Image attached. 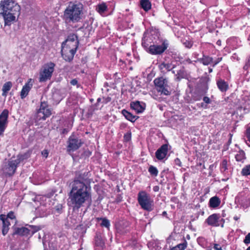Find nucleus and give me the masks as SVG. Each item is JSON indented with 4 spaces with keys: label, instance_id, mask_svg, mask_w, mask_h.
Here are the masks:
<instances>
[{
    "label": "nucleus",
    "instance_id": "nucleus-27",
    "mask_svg": "<svg viewBox=\"0 0 250 250\" xmlns=\"http://www.w3.org/2000/svg\"><path fill=\"white\" fill-rule=\"evenodd\" d=\"M198 61L205 65H208L213 62V59L208 56L203 55L202 58L198 59Z\"/></svg>",
    "mask_w": 250,
    "mask_h": 250
},
{
    "label": "nucleus",
    "instance_id": "nucleus-15",
    "mask_svg": "<svg viewBox=\"0 0 250 250\" xmlns=\"http://www.w3.org/2000/svg\"><path fill=\"white\" fill-rule=\"evenodd\" d=\"M90 173L89 171L79 172L77 173L72 185H75L76 183L86 185L90 183Z\"/></svg>",
    "mask_w": 250,
    "mask_h": 250
},
{
    "label": "nucleus",
    "instance_id": "nucleus-3",
    "mask_svg": "<svg viewBox=\"0 0 250 250\" xmlns=\"http://www.w3.org/2000/svg\"><path fill=\"white\" fill-rule=\"evenodd\" d=\"M138 202L141 208L147 211L153 209V200L145 191H140L138 194Z\"/></svg>",
    "mask_w": 250,
    "mask_h": 250
},
{
    "label": "nucleus",
    "instance_id": "nucleus-59",
    "mask_svg": "<svg viewBox=\"0 0 250 250\" xmlns=\"http://www.w3.org/2000/svg\"><path fill=\"white\" fill-rule=\"evenodd\" d=\"M213 165H210V166H209V168L211 170H212V169H213Z\"/></svg>",
    "mask_w": 250,
    "mask_h": 250
},
{
    "label": "nucleus",
    "instance_id": "nucleus-47",
    "mask_svg": "<svg viewBox=\"0 0 250 250\" xmlns=\"http://www.w3.org/2000/svg\"><path fill=\"white\" fill-rule=\"evenodd\" d=\"M42 154L43 156L46 158L48 155V150L47 149H44L43 151H42Z\"/></svg>",
    "mask_w": 250,
    "mask_h": 250
},
{
    "label": "nucleus",
    "instance_id": "nucleus-25",
    "mask_svg": "<svg viewBox=\"0 0 250 250\" xmlns=\"http://www.w3.org/2000/svg\"><path fill=\"white\" fill-rule=\"evenodd\" d=\"M221 200L216 196L211 197L209 201V206L211 208H216L220 205Z\"/></svg>",
    "mask_w": 250,
    "mask_h": 250
},
{
    "label": "nucleus",
    "instance_id": "nucleus-55",
    "mask_svg": "<svg viewBox=\"0 0 250 250\" xmlns=\"http://www.w3.org/2000/svg\"><path fill=\"white\" fill-rule=\"evenodd\" d=\"M153 190L155 192H157L159 190V187L158 186H154L153 188Z\"/></svg>",
    "mask_w": 250,
    "mask_h": 250
},
{
    "label": "nucleus",
    "instance_id": "nucleus-28",
    "mask_svg": "<svg viewBox=\"0 0 250 250\" xmlns=\"http://www.w3.org/2000/svg\"><path fill=\"white\" fill-rule=\"evenodd\" d=\"M12 86V83L11 82H6L3 85L2 91V96L6 97L8 92L10 90Z\"/></svg>",
    "mask_w": 250,
    "mask_h": 250
},
{
    "label": "nucleus",
    "instance_id": "nucleus-42",
    "mask_svg": "<svg viewBox=\"0 0 250 250\" xmlns=\"http://www.w3.org/2000/svg\"><path fill=\"white\" fill-rule=\"evenodd\" d=\"M131 133L130 132H127L124 134V140L125 142H127L131 140Z\"/></svg>",
    "mask_w": 250,
    "mask_h": 250
},
{
    "label": "nucleus",
    "instance_id": "nucleus-14",
    "mask_svg": "<svg viewBox=\"0 0 250 250\" xmlns=\"http://www.w3.org/2000/svg\"><path fill=\"white\" fill-rule=\"evenodd\" d=\"M51 115V110L49 108L48 104L46 102L42 100L41 102L40 108L38 110L37 116L39 119L43 120Z\"/></svg>",
    "mask_w": 250,
    "mask_h": 250
},
{
    "label": "nucleus",
    "instance_id": "nucleus-17",
    "mask_svg": "<svg viewBox=\"0 0 250 250\" xmlns=\"http://www.w3.org/2000/svg\"><path fill=\"white\" fill-rule=\"evenodd\" d=\"M76 50L77 49L70 48L67 50V47L66 49L63 48L61 51L62 57L65 61L69 62L73 60Z\"/></svg>",
    "mask_w": 250,
    "mask_h": 250
},
{
    "label": "nucleus",
    "instance_id": "nucleus-41",
    "mask_svg": "<svg viewBox=\"0 0 250 250\" xmlns=\"http://www.w3.org/2000/svg\"><path fill=\"white\" fill-rule=\"evenodd\" d=\"M227 161L226 160H223L220 165V169L222 172H224L228 169L227 167Z\"/></svg>",
    "mask_w": 250,
    "mask_h": 250
},
{
    "label": "nucleus",
    "instance_id": "nucleus-57",
    "mask_svg": "<svg viewBox=\"0 0 250 250\" xmlns=\"http://www.w3.org/2000/svg\"><path fill=\"white\" fill-rule=\"evenodd\" d=\"M239 218H240V216H238L236 215H235L233 217V219L235 221L238 220L239 219Z\"/></svg>",
    "mask_w": 250,
    "mask_h": 250
},
{
    "label": "nucleus",
    "instance_id": "nucleus-19",
    "mask_svg": "<svg viewBox=\"0 0 250 250\" xmlns=\"http://www.w3.org/2000/svg\"><path fill=\"white\" fill-rule=\"evenodd\" d=\"M168 146L167 144H164L157 150L155 156L158 160H162L166 157L168 152Z\"/></svg>",
    "mask_w": 250,
    "mask_h": 250
},
{
    "label": "nucleus",
    "instance_id": "nucleus-1",
    "mask_svg": "<svg viewBox=\"0 0 250 250\" xmlns=\"http://www.w3.org/2000/svg\"><path fill=\"white\" fill-rule=\"evenodd\" d=\"M69 199L74 209L80 208L86 202L91 200L90 187L79 183L72 185Z\"/></svg>",
    "mask_w": 250,
    "mask_h": 250
},
{
    "label": "nucleus",
    "instance_id": "nucleus-9",
    "mask_svg": "<svg viewBox=\"0 0 250 250\" xmlns=\"http://www.w3.org/2000/svg\"><path fill=\"white\" fill-rule=\"evenodd\" d=\"M83 144V142L74 134H71L67 141V152L71 154L78 150Z\"/></svg>",
    "mask_w": 250,
    "mask_h": 250
},
{
    "label": "nucleus",
    "instance_id": "nucleus-30",
    "mask_svg": "<svg viewBox=\"0 0 250 250\" xmlns=\"http://www.w3.org/2000/svg\"><path fill=\"white\" fill-rule=\"evenodd\" d=\"M140 4L141 7L146 11H148L151 7V4L148 0H141Z\"/></svg>",
    "mask_w": 250,
    "mask_h": 250
},
{
    "label": "nucleus",
    "instance_id": "nucleus-43",
    "mask_svg": "<svg viewBox=\"0 0 250 250\" xmlns=\"http://www.w3.org/2000/svg\"><path fill=\"white\" fill-rule=\"evenodd\" d=\"M183 43L185 46L188 48H190L193 45V42L188 40H186Z\"/></svg>",
    "mask_w": 250,
    "mask_h": 250
},
{
    "label": "nucleus",
    "instance_id": "nucleus-31",
    "mask_svg": "<svg viewBox=\"0 0 250 250\" xmlns=\"http://www.w3.org/2000/svg\"><path fill=\"white\" fill-rule=\"evenodd\" d=\"M188 246V243L184 239L183 242L178 244L176 246L171 248L170 250H185Z\"/></svg>",
    "mask_w": 250,
    "mask_h": 250
},
{
    "label": "nucleus",
    "instance_id": "nucleus-4",
    "mask_svg": "<svg viewBox=\"0 0 250 250\" xmlns=\"http://www.w3.org/2000/svg\"><path fill=\"white\" fill-rule=\"evenodd\" d=\"M55 64L53 62H49L43 65L40 70L39 81L45 82L51 79L54 71Z\"/></svg>",
    "mask_w": 250,
    "mask_h": 250
},
{
    "label": "nucleus",
    "instance_id": "nucleus-24",
    "mask_svg": "<svg viewBox=\"0 0 250 250\" xmlns=\"http://www.w3.org/2000/svg\"><path fill=\"white\" fill-rule=\"evenodd\" d=\"M122 113L125 116V119L133 123L135 122L137 119L139 118L138 116L133 115L132 113L125 109H123L122 111Z\"/></svg>",
    "mask_w": 250,
    "mask_h": 250
},
{
    "label": "nucleus",
    "instance_id": "nucleus-18",
    "mask_svg": "<svg viewBox=\"0 0 250 250\" xmlns=\"http://www.w3.org/2000/svg\"><path fill=\"white\" fill-rule=\"evenodd\" d=\"M65 42L67 43V46H68L69 48H70L72 46V48L77 49L79 42L77 35L74 34H70L68 36Z\"/></svg>",
    "mask_w": 250,
    "mask_h": 250
},
{
    "label": "nucleus",
    "instance_id": "nucleus-13",
    "mask_svg": "<svg viewBox=\"0 0 250 250\" xmlns=\"http://www.w3.org/2000/svg\"><path fill=\"white\" fill-rule=\"evenodd\" d=\"M205 223L212 227L221 226L222 228H223L225 220L222 218L220 214L214 213L208 217L205 220Z\"/></svg>",
    "mask_w": 250,
    "mask_h": 250
},
{
    "label": "nucleus",
    "instance_id": "nucleus-37",
    "mask_svg": "<svg viewBox=\"0 0 250 250\" xmlns=\"http://www.w3.org/2000/svg\"><path fill=\"white\" fill-rule=\"evenodd\" d=\"M241 174L243 176L250 175V165L245 166L241 171Z\"/></svg>",
    "mask_w": 250,
    "mask_h": 250
},
{
    "label": "nucleus",
    "instance_id": "nucleus-11",
    "mask_svg": "<svg viewBox=\"0 0 250 250\" xmlns=\"http://www.w3.org/2000/svg\"><path fill=\"white\" fill-rule=\"evenodd\" d=\"M0 7L3 12L5 13L13 12L14 14H20V6L12 0H4L0 2Z\"/></svg>",
    "mask_w": 250,
    "mask_h": 250
},
{
    "label": "nucleus",
    "instance_id": "nucleus-40",
    "mask_svg": "<svg viewBox=\"0 0 250 250\" xmlns=\"http://www.w3.org/2000/svg\"><path fill=\"white\" fill-rule=\"evenodd\" d=\"M62 204H58L54 208L53 211L55 213H61L62 212Z\"/></svg>",
    "mask_w": 250,
    "mask_h": 250
},
{
    "label": "nucleus",
    "instance_id": "nucleus-8",
    "mask_svg": "<svg viewBox=\"0 0 250 250\" xmlns=\"http://www.w3.org/2000/svg\"><path fill=\"white\" fill-rule=\"evenodd\" d=\"M154 83L156 90L158 92L160 93L161 95L166 96L170 95L171 92L169 90V87L167 79L163 77L156 78L154 80Z\"/></svg>",
    "mask_w": 250,
    "mask_h": 250
},
{
    "label": "nucleus",
    "instance_id": "nucleus-49",
    "mask_svg": "<svg viewBox=\"0 0 250 250\" xmlns=\"http://www.w3.org/2000/svg\"><path fill=\"white\" fill-rule=\"evenodd\" d=\"M213 248L215 250H222L221 246L219 244H215L214 245Z\"/></svg>",
    "mask_w": 250,
    "mask_h": 250
},
{
    "label": "nucleus",
    "instance_id": "nucleus-61",
    "mask_svg": "<svg viewBox=\"0 0 250 250\" xmlns=\"http://www.w3.org/2000/svg\"><path fill=\"white\" fill-rule=\"evenodd\" d=\"M187 61L189 63H191L192 62V61H191L189 59H188V60H187Z\"/></svg>",
    "mask_w": 250,
    "mask_h": 250
},
{
    "label": "nucleus",
    "instance_id": "nucleus-2",
    "mask_svg": "<svg viewBox=\"0 0 250 250\" xmlns=\"http://www.w3.org/2000/svg\"><path fill=\"white\" fill-rule=\"evenodd\" d=\"M83 5L80 3H70L64 12V19L66 22H77L81 19Z\"/></svg>",
    "mask_w": 250,
    "mask_h": 250
},
{
    "label": "nucleus",
    "instance_id": "nucleus-62",
    "mask_svg": "<svg viewBox=\"0 0 250 250\" xmlns=\"http://www.w3.org/2000/svg\"><path fill=\"white\" fill-rule=\"evenodd\" d=\"M62 132H63V133H65V132H67V130H66V129H64L63 130Z\"/></svg>",
    "mask_w": 250,
    "mask_h": 250
},
{
    "label": "nucleus",
    "instance_id": "nucleus-53",
    "mask_svg": "<svg viewBox=\"0 0 250 250\" xmlns=\"http://www.w3.org/2000/svg\"><path fill=\"white\" fill-rule=\"evenodd\" d=\"M221 60H222V58H217V59L213 62V66L214 67L216 65H217Z\"/></svg>",
    "mask_w": 250,
    "mask_h": 250
},
{
    "label": "nucleus",
    "instance_id": "nucleus-64",
    "mask_svg": "<svg viewBox=\"0 0 250 250\" xmlns=\"http://www.w3.org/2000/svg\"><path fill=\"white\" fill-rule=\"evenodd\" d=\"M203 168H204V169L206 168V167H205L204 165H203Z\"/></svg>",
    "mask_w": 250,
    "mask_h": 250
},
{
    "label": "nucleus",
    "instance_id": "nucleus-63",
    "mask_svg": "<svg viewBox=\"0 0 250 250\" xmlns=\"http://www.w3.org/2000/svg\"><path fill=\"white\" fill-rule=\"evenodd\" d=\"M209 73H211L212 71V69L211 68H209L208 70Z\"/></svg>",
    "mask_w": 250,
    "mask_h": 250
},
{
    "label": "nucleus",
    "instance_id": "nucleus-52",
    "mask_svg": "<svg viewBox=\"0 0 250 250\" xmlns=\"http://www.w3.org/2000/svg\"><path fill=\"white\" fill-rule=\"evenodd\" d=\"M8 218H9L11 219H13L15 218V215H14V214L13 212H9L8 215H7V216L6 217Z\"/></svg>",
    "mask_w": 250,
    "mask_h": 250
},
{
    "label": "nucleus",
    "instance_id": "nucleus-54",
    "mask_svg": "<svg viewBox=\"0 0 250 250\" xmlns=\"http://www.w3.org/2000/svg\"><path fill=\"white\" fill-rule=\"evenodd\" d=\"M199 104H200V107H201L204 109H207L208 107V105L206 104L204 102L201 103Z\"/></svg>",
    "mask_w": 250,
    "mask_h": 250
},
{
    "label": "nucleus",
    "instance_id": "nucleus-29",
    "mask_svg": "<svg viewBox=\"0 0 250 250\" xmlns=\"http://www.w3.org/2000/svg\"><path fill=\"white\" fill-rule=\"evenodd\" d=\"M98 221H101L102 222L100 224L102 227L106 228L108 230H109L110 223L108 219L106 218L98 217L96 218Z\"/></svg>",
    "mask_w": 250,
    "mask_h": 250
},
{
    "label": "nucleus",
    "instance_id": "nucleus-46",
    "mask_svg": "<svg viewBox=\"0 0 250 250\" xmlns=\"http://www.w3.org/2000/svg\"><path fill=\"white\" fill-rule=\"evenodd\" d=\"M203 100L204 101V102L206 104H211V100L209 98H208V97H207V96H204L203 97Z\"/></svg>",
    "mask_w": 250,
    "mask_h": 250
},
{
    "label": "nucleus",
    "instance_id": "nucleus-6",
    "mask_svg": "<svg viewBox=\"0 0 250 250\" xmlns=\"http://www.w3.org/2000/svg\"><path fill=\"white\" fill-rule=\"evenodd\" d=\"M23 160L21 156L18 155L15 159L11 158L5 163L2 168L4 174L8 176H12L16 172L18 165Z\"/></svg>",
    "mask_w": 250,
    "mask_h": 250
},
{
    "label": "nucleus",
    "instance_id": "nucleus-22",
    "mask_svg": "<svg viewBox=\"0 0 250 250\" xmlns=\"http://www.w3.org/2000/svg\"><path fill=\"white\" fill-rule=\"evenodd\" d=\"M0 219L2 222V233L4 236L8 232L9 226H10V223L8 218H7L5 215L1 214L0 215Z\"/></svg>",
    "mask_w": 250,
    "mask_h": 250
},
{
    "label": "nucleus",
    "instance_id": "nucleus-23",
    "mask_svg": "<svg viewBox=\"0 0 250 250\" xmlns=\"http://www.w3.org/2000/svg\"><path fill=\"white\" fill-rule=\"evenodd\" d=\"M143 104H145L139 101H136L130 103V107L137 113H141L145 110V107L143 106Z\"/></svg>",
    "mask_w": 250,
    "mask_h": 250
},
{
    "label": "nucleus",
    "instance_id": "nucleus-16",
    "mask_svg": "<svg viewBox=\"0 0 250 250\" xmlns=\"http://www.w3.org/2000/svg\"><path fill=\"white\" fill-rule=\"evenodd\" d=\"M9 111L7 109H4L0 114V135L4 132L8 123Z\"/></svg>",
    "mask_w": 250,
    "mask_h": 250
},
{
    "label": "nucleus",
    "instance_id": "nucleus-39",
    "mask_svg": "<svg viewBox=\"0 0 250 250\" xmlns=\"http://www.w3.org/2000/svg\"><path fill=\"white\" fill-rule=\"evenodd\" d=\"M107 6L104 3L99 4L98 5L97 10L100 13H103L106 10Z\"/></svg>",
    "mask_w": 250,
    "mask_h": 250
},
{
    "label": "nucleus",
    "instance_id": "nucleus-33",
    "mask_svg": "<svg viewBox=\"0 0 250 250\" xmlns=\"http://www.w3.org/2000/svg\"><path fill=\"white\" fill-rule=\"evenodd\" d=\"M159 67L161 69L165 68L167 71H170L174 68V65L171 63L163 62L160 65Z\"/></svg>",
    "mask_w": 250,
    "mask_h": 250
},
{
    "label": "nucleus",
    "instance_id": "nucleus-12",
    "mask_svg": "<svg viewBox=\"0 0 250 250\" xmlns=\"http://www.w3.org/2000/svg\"><path fill=\"white\" fill-rule=\"evenodd\" d=\"M41 227L37 226L28 225V227L15 228L13 236L18 234L21 236H28L32 235L35 232L41 229Z\"/></svg>",
    "mask_w": 250,
    "mask_h": 250
},
{
    "label": "nucleus",
    "instance_id": "nucleus-20",
    "mask_svg": "<svg viewBox=\"0 0 250 250\" xmlns=\"http://www.w3.org/2000/svg\"><path fill=\"white\" fill-rule=\"evenodd\" d=\"M13 12H9L5 13V12H2L1 14L2 15L4 20L5 25H10L12 21H14L16 20V16H19L20 14H14Z\"/></svg>",
    "mask_w": 250,
    "mask_h": 250
},
{
    "label": "nucleus",
    "instance_id": "nucleus-48",
    "mask_svg": "<svg viewBox=\"0 0 250 250\" xmlns=\"http://www.w3.org/2000/svg\"><path fill=\"white\" fill-rule=\"evenodd\" d=\"M122 201V196L121 194H118L116 196V201L117 203H120Z\"/></svg>",
    "mask_w": 250,
    "mask_h": 250
},
{
    "label": "nucleus",
    "instance_id": "nucleus-44",
    "mask_svg": "<svg viewBox=\"0 0 250 250\" xmlns=\"http://www.w3.org/2000/svg\"><path fill=\"white\" fill-rule=\"evenodd\" d=\"M243 242L246 245H248L250 243V233H249L245 236V238Z\"/></svg>",
    "mask_w": 250,
    "mask_h": 250
},
{
    "label": "nucleus",
    "instance_id": "nucleus-58",
    "mask_svg": "<svg viewBox=\"0 0 250 250\" xmlns=\"http://www.w3.org/2000/svg\"><path fill=\"white\" fill-rule=\"evenodd\" d=\"M162 215L163 216H166L167 215V211H164L162 213Z\"/></svg>",
    "mask_w": 250,
    "mask_h": 250
},
{
    "label": "nucleus",
    "instance_id": "nucleus-10",
    "mask_svg": "<svg viewBox=\"0 0 250 250\" xmlns=\"http://www.w3.org/2000/svg\"><path fill=\"white\" fill-rule=\"evenodd\" d=\"M208 89V85L206 82H200L192 95L190 103L201 100L203 96L207 93Z\"/></svg>",
    "mask_w": 250,
    "mask_h": 250
},
{
    "label": "nucleus",
    "instance_id": "nucleus-7",
    "mask_svg": "<svg viewBox=\"0 0 250 250\" xmlns=\"http://www.w3.org/2000/svg\"><path fill=\"white\" fill-rule=\"evenodd\" d=\"M159 41L158 34L153 31H146L143 35L142 40V45L146 50L150 44L157 43V41Z\"/></svg>",
    "mask_w": 250,
    "mask_h": 250
},
{
    "label": "nucleus",
    "instance_id": "nucleus-60",
    "mask_svg": "<svg viewBox=\"0 0 250 250\" xmlns=\"http://www.w3.org/2000/svg\"><path fill=\"white\" fill-rule=\"evenodd\" d=\"M101 100H102V99H101V98H99L97 99V104H98V103H100V102H101Z\"/></svg>",
    "mask_w": 250,
    "mask_h": 250
},
{
    "label": "nucleus",
    "instance_id": "nucleus-36",
    "mask_svg": "<svg viewBox=\"0 0 250 250\" xmlns=\"http://www.w3.org/2000/svg\"><path fill=\"white\" fill-rule=\"evenodd\" d=\"M243 69L246 71L247 73H248L249 71H250V56L246 59Z\"/></svg>",
    "mask_w": 250,
    "mask_h": 250
},
{
    "label": "nucleus",
    "instance_id": "nucleus-34",
    "mask_svg": "<svg viewBox=\"0 0 250 250\" xmlns=\"http://www.w3.org/2000/svg\"><path fill=\"white\" fill-rule=\"evenodd\" d=\"M245 134L247 141H249V143L246 142V143L250 147V123L246 127Z\"/></svg>",
    "mask_w": 250,
    "mask_h": 250
},
{
    "label": "nucleus",
    "instance_id": "nucleus-5",
    "mask_svg": "<svg viewBox=\"0 0 250 250\" xmlns=\"http://www.w3.org/2000/svg\"><path fill=\"white\" fill-rule=\"evenodd\" d=\"M157 42V43L150 44L146 51L152 55H161L167 48L169 45L168 41L167 40H161Z\"/></svg>",
    "mask_w": 250,
    "mask_h": 250
},
{
    "label": "nucleus",
    "instance_id": "nucleus-21",
    "mask_svg": "<svg viewBox=\"0 0 250 250\" xmlns=\"http://www.w3.org/2000/svg\"><path fill=\"white\" fill-rule=\"evenodd\" d=\"M33 86L32 80L30 79L28 80V82L26 83L22 87L21 92V97L22 99L25 98L28 94L29 92Z\"/></svg>",
    "mask_w": 250,
    "mask_h": 250
},
{
    "label": "nucleus",
    "instance_id": "nucleus-32",
    "mask_svg": "<svg viewBox=\"0 0 250 250\" xmlns=\"http://www.w3.org/2000/svg\"><path fill=\"white\" fill-rule=\"evenodd\" d=\"M245 153L242 150L239 151L238 153L235 155L236 160L238 162H243L246 159Z\"/></svg>",
    "mask_w": 250,
    "mask_h": 250
},
{
    "label": "nucleus",
    "instance_id": "nucleus-56",
    "mask_svg": "<svg viewBox=\"0 0 250 250\" xmlns=\"http://www.w3.org/2000/svg\"><path fill=\"white\" fill-rule=\"evenodd\" d=\"M181 71V70H180L179 71L177 72V74L176 75V76H177V79H181L182 77L180 76V72Z\"/></svg>",
    "mask_w": 250,
    "mask_h": 250
},
{
    "label": "nucleus",
    "instance_id": "nucleus-45",
    "mask_svg": "<svg viewBox=\"0 0 250 250\" xmlns=\"http://www.w3.org/2000/svg\"><path fill=\"white\" fill-rule=\"evenodd\" d=\"M70 83L72 85H76L77 87H79L80 86V85L78 83V82L76 79H72L70 82Z\"/></svg>",
    "mask_w": 250,
    "mask_h": 250
},
{
    "label": "nucleus",
    "instance_id": "nucleus-38",
    "mask_svg": "<svg viewBox=\"0 0 250 250\" xmlns=\"http://www.w3.org/2000/svg\"><path fill=\"white\" fill-rule=\"evenodd\" d=\"M148 171L151 175L155 176H156L158 173V171L157 168L152 166L149 167Z\"/></svg>",
    "mask_w": 250,
    "mask_h": 250
},
{
    "label": "nucleus",
    "instance_id": "nucleus-50",
    "mask_svg": "<svg viewBox=\"0 0 250 250\" xmlns=\"http://www.w3.org/2000/svg\"><path fill=\"white\" fill-rule=\"evenodd\" d=\"M111 99L109 97H107L105 98H103V102L104 104H106L108 102H109L111 101Z\"/></svg>",
    "mask_w": 250,
    "mask_h": 250
},
{
    "label": "nucleus",
    "instance_id": "nucleus-35",
    "mask_svg": "<svg viewBox=\"0 0 250 250\" xmlns=\"http://www.w3.org/2000/svg\"><path fill=\"white\" fill-rule=\"evenodd\" d=\"M95 244L97 246L103 248L104 245V243L102 239L101 236L97 235L95 238Z\"/></svg>",
    "mask_w": 250,
    "mask_h": 250
},
{
    "label": "nucleus",
    "instance_id": "nucleus-51",
    "mask_svg": "<svg viewBox=\"0 0 250 250\" xmlns=\"http://www.w3.org/2000/svg\"><path fill=\"white\" fill-rule=\"evenodd\" d=\"M175 165L180 167L181 166V162L179 158H176L174 160Z\"/></svg>",
    "mask_w": 250,
    "mask_h": 250
},
{
    "label": "nucleus",
    "instance_id": "nucleus-26",
    "mask_svg": "<svg viewBox=\"0 0 250 250\" xmlns=\"http://www.w3.org/2000/svg\"><path fill=\"white\" fill-rule=\"evenodd\" d=\"M217 85L219 90L223 92H226L229 88L228 83L221 79L217 82Z\"/></svg>",
    "mask_w": 250,
    "mask_h": 250
}]
</instances>
